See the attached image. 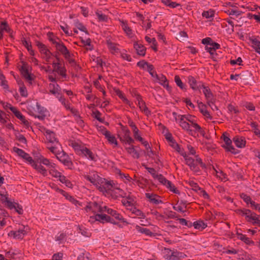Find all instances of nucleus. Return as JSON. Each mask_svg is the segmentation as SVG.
<instances>
[{"mask_svg": "<svg viewBox=\"0 0 260 260\" xmlns=\"http://www.w3.org/2000/svg\"><path fill=\"white\" fill-rule=\"evenodd\" d=\"M215 15V11L212 9H210L208 11H204L202 13V16L206 18H210L213 17Z\"/></svg>", "mask_w": 260, "mask_h": 260, "instance_id": "obj_44", "label": "nucleus"}, {"mask_svg": "<svg viewBox=\"0 0 260 260\" xmlns=\"http://www.w3.org/2000/svg\"><path fill=\"white\" fill-rule=\"evenodd\" d=\"M95 14L98 17L99 21L102 22H107L108 21V16L105 14H102L100 11H97L95 12Z\"/></svg>", "mask_w": 260, "mask_h": 260, "instance_id": "obj_43", "label": "nucleus"}, {"mask_svg": "<svg viewBox=\"0 0 260 260\" xmlns=\"http://www.w3.org/2000/svg\"><path fill=\"white\" fill-rule=\"evenodd\" d=\"M1 28L3 31H5L9 34H11L13 32L12 29L10 27L7 21H3L1 22Z\"/></svg>", "mask_w": 260, "mask_h": 260, "instance_id": "obj_37", "label": "nucleus"}, {"mask_svg": "<svg viewBox=\"0 0 260 260\" xmlns=\"http://www.w3.org/2000/svg\"><path fill=\"white\" fill-rule=\"evenodd\" d=\"M16 139L20 142L22 143L23 144H27V140L25 137L21 134H20L18 132L17 133L15 134Z\"/></svg>", "mask_w": 260, "mask_h": 260, "instance_id": "obj_49", "label": "nucleus"}, {"mask_svg": "<svg viewBox=\"0 0 260 260\" xmlns=\"http://www.w3.org/2000/svg\"><path fill=\"white\" fill-rule=\"evenodd\" d=\"M125 149L128 153L132 154L134 158L138 159L140 157V154L136 150L135 146L134 145H132L128 147H125Z\"/></svg>", "mask_w": 260, "mask_h": 260, "instance_id": "obj_28", "label": "nucleus"}, {"mask_svg": "<svg viewBox=\"0 0 260 260\" xmlns=\"http://www.w3.org/2000/svg\"><path fill=\"white\" fill-rule=\"evenodd\" d=\"M107 213L111 215L113 217H114L115 219L122 221L123 222H125L126 224L128 223L125 220L124 218L116 210H114L112 209H108Z\"/></svg>", "mask_w": 260, "mask_h": 260, "instance_id": "obj_23", "label": "nucleus"}, {"mask_svg": "<svg viewBox=\"0 0 260 260\" xmlns=\"http://www.w3.org/2000/svg\"><path fill=\"white\" fill-rule=\"evenodd\" d=\"M36 46L39 49L40 52L44 55L43 57L45 59L46 61H49V59L51 55H53V53L51 52L47 48V47L45 45L40 42L39 41H36Z\"/></svg>", "mask_w": 260, "mask_h": 260, "instance_id": "obj_2", "label": "nucleus"}, {"mask_svg": "<svg viewBox=\"0 0 260 260\" xmlns=\"http://www.w3.org/2000/svg\"><path fill=\"white\" fill-rule=\"evenodd\" d=\"M11 111L14 113L15 116L22 121L25 126L28 127L29 126V122L25 119V116H23L21 113L18 111L16 108H11Z\"/></svg>", "mask_w": 260, "mask_h": 260, "instance_id": "obj_9", "label": "nucleus"}, {"mask_svg": "<svg viewBox=\"0 0 260 260\" xmlns=\"http://www.w3.org/2000/svg\"><path fill=\"white\" fill-rule=\"evenodd\" d=\"M92 114L94 115V117L101 122H104V118H101V113L98 110L92 111Z\"/></svg>", "mask_w": 260, "mask_h": 260, "instance_id": "obj_54", "label": "nucleus"}, {"mask_svg": "<svg viewBox=\"0 0 260 260\" xmlns=\"http://www.w3.org/2000/svg\"><path fill=\"white\" fill-rule=\"evenodd\" d=\"M198 107L199 108L200 112L207 118L212 119V117L210 115L208 111L207 110V106L204 104L202 102H198Z\"/></svg>", "mask_w": 260, "mask_h": 260, "instance_id": "obj_17", "label": "nucleus"}, {"mask_svg": "<svg viewBox=\"0 0 260 260\" xmlns=\"http://www.w3.org/2000/svg\"><path fill=\"white\" fill-rule=\"evenodd\" d=\"M165 138L170 143V145L176 150L179 149L180 145L176 142L170 133H167L165 135Z\"/></svg>", "mask_w": 260, "mask_h": 260, "instance_id": "obj_16", "label": "nucleus"}, {"mask_svg": "<svg viewBox=\"0 0 260 260\" xmlns=\"http://www.w3.org/2000/svg\"><path fill=\"white\" fill-rule=\"evenodd\" d=\"M193 226L196 229L202 231L207 226V225L203 220H199L193 222Z\"/></svg>", "mask_w": 260, "mask_h": 260, "instance_id": "obj_31", "label": "nucleus"}, {"mask_svg": "<svg viewBox=\"0 0 260 260\" xmlns=\"http://www.w3.org/2000/svg\"><path fill=\"white\" fill-rule=\"evenodd\" d=\"M226 13L228 14H229V15H236L237 16H238L243 13V12L242 11H238V10H235L233 9L229 10L227 11H226Z\"/></svg>", "mask_w": 260, "mask_h": 260, "instance_id": "obj_57", "label": "nucleus"}, {"mask_svg": "<svg viewBox=\"0 0 260 260\" xmlns=\"http://www.w3.org/2000/svg\"><path fill=\"white\" fill-rule=\"evenodd\" d=\"M31 166L34 169H35L38 172L42 174L44 176H46L47 175V170L40 164L39 165H38L37 163H36V161L35 160L31 164Z\"/></svg>", "mask_w": 260, "mask_h": 260, "instance_id": "obj_26", "label": "nucleus"}, {"mask_svg": "<svg viewBox=\"0 0 260 260\" xmlns=\"http://www.w3.org/2000/svg\"><path fill=\"white\" fill-rule=\"evenodd\" d=\"M105 137L110 143L114 144L116 146L118 145L117 141L115 136L111 135L110 132L108 135H106Z\"/></svg>", "mask_w": 260, "mask_h": 260, "instance_id": "obj_51", "label": "nucleus"}, {"mask_svg": "<svg viewBox=\"0 0 260 260\" xmlns=\"http://www.w3.org/2000/svg\"><path fill=\"white\" fill-rule=\"evenodd\" d=\"M156 178L159 182L162 183L163 185L166 186L169 180H167L162 174H159L156 176Z\"/></svg>", "mask_w": 260, "mask_h": 260, "instance_id": "obj_52", "label": "nucleus"}, {"mask_svg": "<svg viewBox=\"0 0 260 260\" xmlns=\"http://www.w3.org/2000/svg\"><path fill=\"white\" fill-rule=\"evenodd\" d=\"M96 205H97V202H88V203H87V205L84 208V209L86 212H88V211H90V210L92 212V208L94 207V206H96Z\"/></svg>", "mask_w": 260, "mask_h": 260, "instance_id": "obj_53", "label": "nucleus"}, {"mask_svg": "<svg viewBox=\"0 0 260 260\" xmlns=\"http://www.w3.org/2000/svg\"><path fill=\"white\" fill-rule=\"evenodd\" d=\"M15 208L14 209L15 210V211L18 213V214L20 215H22L23 213V210L22 209V207L18 203H15Z\"/></svg>", "mask_w": 260, "mask_h": 260, "instance_id": "obj_61", "label": "nucleus"}, {"mask_svg": "<svg viewBox=\"0 0 260 260\" xmlns=\"http://www.w3.org/2000/svg\"><path fill=\"white\" fill-rule=\"evenodd\" d=\"M145 196L146 198L148 199L150 202L152 203L155 205L159 204V203H162V201L161 200H159L156 199V198H158L159 196L156 194L146 193Z\"/></svg>", "mask_w": 260, "mask_h": 260, "instance_id": "obj_21", "label": "nucleus"}, {"mask_svg": "<svg viewBox=\"0 0 260 260\" xmlns=\"http://www.w3.org/2000/svg\"><path fill=\"white\" fill-rule=\"evenodd\" d=\"M147 71L149 73L151 76L154 78H157V74L154 70V67L152 64H148Z\"/></svg>", "mask_w": 260, "mask_h": 260, "instance_id": "obj_50", "label": "nucleus"}, {"mask_svg": "<svg viewBox=\"0 0 260 260\" xmlns=\"http://www.w3.org/2000/svg\"><path fill=\"white\" fill-rule=\"evenodd\" d=\"M127 123L129 126L132 128L134 136H136L138 134H139V130L137 127L135 123L133 122L132 119L130 117H127Z\"/></svg>", "mask_w": 260, "mask_h": 260, "instance_id": "obj_33", "label": "nucleus"}, {"mask_svg": "<svg viewBox=\"0 0 260 260\" xmlns=\"http://www.w3.org/2000/svg\"><path fill=\"white\" fill-rule=\"evenodd\" d=\"M142 166L145 167V168L148 171L149 173H150L152 175V177L154 179H156L157 177L156 176L159 175L156 174V171L154 168H149L147 167V166L143 164L142 165Z\"/></svg>", "mask_w": 260, "mask_h": 260, "instance_id": "obj_55", "label": "nucleus"}, {"mask_svg": "<svg viewBox=\"0 0 260 260\" xmlns=\"http://www.w3.org/2000/svg\"><path fill=\"white\" fill-rule=\"evenodd\" d=\"M45 131L46 134V138L50 143H53L54 142L58 143V141L55 137L56 135L54 132L46 128H45Z\"/></svg>", "mask_w": 260, "mask_h": 260, "instance_id": "obj_22", "label": "nucleus"}, {"mask_svg": "<svg viewBox=\"0 0 260 260\" xmlns=\"http://www.w3.org/2000/svg\"><path fill=\"white\" fill-rule=\"evenodd\" d=\"M136 229L140 233L144 234L147 236H154V234L149 229L141 227L139 225L136 226Z\"/></svg>", "mask_w": 260, "mask_h": 260, "instance_id": "obj_29", "label": "nucleus"}, {"mask_svg": "<svg viewBox=\"0 0 260 260\" xmlns=\"http://www.w3.org/2000/svg\"><path fill=\"white\" fill-rule=\"evenodd\" d=\"M56 97L58 99V100L64 106L67 110L70 109V104L68 102H66V100L63 96L60 95L59 96H56Z\"/></svg>", "mask_w": 260, "mask_h": 260, "instance_id": "obj_47", "label": "nucleus"}, {"mask_svg": "<svg viewBox=\"0 0 260 260\" xmlns=\"http://www.w3.org/2000/svg\"><path fill=\"white\" fill-rule=\"evenodd\" d=\"M36 106L39 115L35 116V117L38 118L40 120H43L46 116L45 113L47 111V110L44 107L41 106L38 103H37Z\"/></svg>", "mask_w": 260, "mask_h": 260, "instance_id": "obj_20", "label": "nucleus"}, {"mask_svg": "<svg viewBox=\"0 0 260 260\" xmlns=\"http://www.w3.org/2000/svg\"><path fill=\"white\" fill-rule=\"evenodd\" d=\"M24 229L25 227L23 226L22 229H19L16 231H12L9 233V236H12L15 238L22 239L23 236L26 234V231Z\"/></svg>", "mask_w": 260, "mask_h": 260, "instance_id": "obj_12", "label": "nucleus"}, {"mask_svg": "<svg viewBox=\"0 0 260 260\" xmlns=\"http://www.w3.org/2000/svg\"><path fill=\"white\" fill-rule=\"evenodd\" d=\"M134 47L137 51L138 55L144 56L146 54V48L143 45L138 44L137 42H135L134 44Z\"/></svg>", "mask_w": 260, "mask_h": 260, "instance_id": "obj_15", "label": "nucleus"}, {"mask_svg": "<svg viewBox=\"0 0 260 260\" xmlns=\"http://www.w3.org/2000/svg\"><path fill=\"white\" fill-rule=\"evenodd\" d=\"M109 215L105 214H95L93 216L90 217V220L89 221L93 222L94 221H99L103 224L107 222V220L109 217Z\"/></svg>", "mask_w": 260, "mask_h": 260, "instance_id": "obj_6", "label": "nucleus"}, {"mask_svg": "<svg viewBox=\"0 0 260 260\" xmlns=\"http://www.w3.org/2000/svg\"><path fill=\"white\" fill-rule=\"evenodd\" d=\"M188 184L194 190H201V188L199 186L198 184L193 181H189Z\"/></svg>", "mask_w": 260, "mask_h": 260, "instance_id": "obj_62", "label": "nucleus"}, {"mask_svg": "<svg viewBox=\"0 0 260 260\" xmlns=\"http://www.w3.org/2000/svg\"><path fill=\"white\" fill-rule=\"evenodd\" d=\"M161 1L165 5L172 8H175L177 6H180V4L177 3L176 2H171L170 0H162Z\"/></svg>", "mask_w": 260, "mask_h": 260, "instance_id": "obj_45", "label": "nucleus"}, {"mask_svg": "<svg viewBox=\"0 0 260 260\" xmlns=\"http://www.w3.org/2000/svg\"><path fill=\"white\" fill-rule=\"evenodd\" d=\"M249 40L252 44V47L254 49L255 52L260 54V41L256 39L249 38Z\"/></svg>", "mask_w": 260, "mask_h": 260, "instance_id": "obj_32", "label": "nucleus"}, {"mask_svg": "<svg viewBox=\"0 0 260 260\" xmlns=\"http://www.w3.org/2000/svg\"><path fill=\"white\" fill-rule=\"evenodd\" d=\"M75 26L80 30L84 32L87 35H89V32L86 27L79 20H77L75 22Z\"/></svg>", "mask_w": 260, "mask_h": 260, "instance_id": "obj_41", "label": "nucleus"}, {"mask_svg": "<svg viewBox=\"0 0 260 260\" xmlns=\"http://www.w3.org/2000/svg\"><path fill=\"white\" fill-rule=\"evenodd\" d=\"M188 38L187 33L184 31H181L176 37V39L180 41H184Z\"/></svg>", "mask_w": 260, "mask_h": 260, "instance_id": "obj_46", "label": "nucleus"}, {"mask_svg": "<svg viewBox=\"0 0 260 260\" xmlns=\"http://www.w3.org/2000/svg\"><path fill=\"white\" fill-rule=\"evenodd\" d=\"M39 163L41 164L42 163L43 164L49 166L50 168H54L55 167V164L54 163H50L49 160L47 158H44L43 156H41V157L39 158Z\"/></svg>", "mask_w": 260, "mask_h": 260, "instance_id": "obj_35", "label": "nucleus"}, {"mask_svg": "<svg viewBox=\"0 0 260 260\" xmlns=\"http://www.w3.org/2000/svg\"><path fill=\"white\" fill-rule=\"evenodd\" d=\"M56 49L59 51L62 55L63 53L67 52L69 50L67 49V47L64 45V44L61 42H57L55 44Z\"/></svg>", "mask_w": 260, "mask_h": 260, "instance_id": "obj_34", "label": "nucleus"}, {"mask_svg": "<svg viewBox=\"0 0 260 260\" xmlns=\"http://www.w3.org/2000/svg\"><path fill=\"white\" fill-rule=\"evenodd\" d=\"M240 77L241 79L245 81H250L252 77V74L249 71H245L239 74Z\"/></svg>", "mask_w": 260, "mask_h": 260, "instance_id": "obj_30", "label": "nucleus"}, {"mask_svg": "<svg viewBox=\"0 0 260 260\" xmlns=\"http://www.w3.org/2000/svg\"><path fill=\"white\" fill-rule=\"evenodd\" d=\"M98 212L101 213H103V210L102 208V206L97 203L96 206H94V207L92 208V213L94 214V215Z\"/></svg>", "mask_w": 260, "mask_h": 260, "instance_id": "obj_58", "label": "nucleus"}, {"mask_svg": "<svg viewBox=\"0 0 260 260\" xmlns=\"http://www.w3.org/2000/svg\"><path fill=\"white\" fill-rule=\"evenodd\" d=\"M57 158L65 166L70 167L73 165V164L70 160L69 156L67 155L63 151L61 153V154L59 155V156H57Z\"/></svg>", "mask_w": 260, "mask_h": 260, "instance_id": "obj_10", "label": "nucleus"}, {"mask_svg": "<svg viewBox=\"0 0 260 260\" xmlns=\"http://www.w3.org/2000/svg\"><path fill=\"white\" fill-rule=\"evenodd\" d=\"M227 135H228V134L225 132L221 136V138L225 144V145H222V147L225 148L228 151H230L233 154H235L238 153V150H236L232 145V141Z\"/></svg>", "mask_w": 260, "mask_h": 260, "instance_id": "obj_1", "label": "nucleus"}, {"mask_svg": "<svg viewBox=\"0 0 260 260\" xmlns=\"http://www.w3.org/2000/svg\"><path fill=\"white\" fill-rule=\"evenodd\" d=\"M174 80L178 86H179L182 90L185 91L186 90V86L183 83L178 75H176L175 76Z\"/></svg>", "mask_w": 260, "mask_h": 260, "instance_id": "obj_39", "label": "nucleus"}, {"mask_svg": "<svg viewBox=\"0 0 260 260\" xmlns=\"http://www.w3.org/2000/svg\"><path fill=\"white\" fill-rule=\"evenodd\" d=\"M166 186L167 187V188L169 189L170 191H172L174 193L179 194L180 193V191L177 189L175 186L172 184L170 181L168 182Z\"/></svg>", "mask_w": 260, "mask_h": 260, "instance_id": "obj_42", "label": "nucleus"}, {"mask_svg": "<svg viewBox=\"0 0 260 260\" xmlns=\"http://www.w3.org/2000/svg\"><path fill=\"white\" fill-rule=\"evenodd\" d=\"M5 198V200H3V203H5V205L10 210L14 209L15 208V202H12L10 201L8 198V197L6 196H4Z\"/></svg>", "mask_w": 260, "mask_h": 260, "instance_id": "obj_36", "label": "nucleus"}, {"mask_svg": "<svg viewBox=\"0 0 260 260\" xmlns=\"http://www.w3.org/2000/svg\"><path fill=\"white\" fill-rule=\"evenodd\" d=\"M19 92L22 96L26 97L28 95L26 88L25 85L23 86L20 87Z\"/></svg>", "mask_w": 260, "mask_h": 260, "instance_id": "obj_60", "label": "nucleus"}, {"mask_svg": "<svg viewBox=\"0 0 260 260\" xmlns=\"http://www.w3.org/2000/svg\"><path fill=\"white\" fill-rule=\"evenodd\" d=\"M188 81L190 88L193 90H200V89L202 88V86H204V83L202 82H198L196 79L191 76L188 77Z\"/></svg>", "mask_w": 260, "mask_h": 260, "instance_id": "obj_4", "label": "nucleus"}, {"mask_svg": "<svg viewBox=\"0 0 260 260\" xmlns=\"http://www.w3.org/2000/svg\"><path fill=\"white\" fill-rule=\"evenodd\" d=\"M186 164L188 166L190 170L195 173H198L200 171L199 168L197 166L195 160L190 157L186 158Z\"/></svg>", "mask_w": 260, "mask_h": 260, "instance_id": "obj_11", "label": "nucleus"}, {"mask_svg": "<svg viewBox=\"0 0 260 260\" xmlns=\"http://www.w3.org/2000/svg\"><path fill=\"white\" fill-rule=\"evenodd\" d=\"M186 255L183 253L178 251H173L171 255L166 254V258L169 260L178 259L180 258H184Z\"/></svg>", "mask_w": 260, "mask_h": 260, "instance_id": "obj_13", "label": "nucleus"}, {"mask_svg": "<svg viewBox=\"0 0 260 260\" xmlns=\"http://www.w3.org/2000/svg\"><path fill=\"white\" fill-rule=\"evenodd\" d=\"M21 63L22 64V66H21L19 70L22 76L28 81H31L34 80V78L32 77L33 75H32L30 73H29L28 70V63L24 61H21Z\"/></svg>", "mask_w": 260, "mask_h": 260, "instance_id": "obj_3", "label": "nucleus"}, {"mask_svg": "<svg viewBox=\"0 0 260 260\" xmlns=\"http://www.w3.org/2000/svg\"><path fill=\"white\" fill-rule=\"evenodd\" d=\"M228 109L231 112H234V113H238L239 112L237 107L233 106L232 104H229L228 106Z\"/></svg>", "mask_w": 260, "mask_h": 260, "instance_id": "obj_64", "label": "nucleus"}, {"mask_svg": "<svg viewBox=\"0 0 260 260\" xmlns=\"http://www.w3.org/2000/svg\"><path fill=\"white\" fill-rule=\"evenodd\" d=\"M91 40L90 38H88L86 40H82V43L85 46H91V48H89L88 49L89 50H92L93 49V46L91 44Z\"/></svg>", "mask_w": 260, "mask_h": 260, "instance_id": "obj_59", "label": "nucleus"}, {"mask_svg": "<svg viewBox=\"0 0 260 260\" xmlns=\"http://www.w3.org/2000/svg\"><path fill=\"white\" fill-rule=\"evenodd\" d=\"M240 197L247 204H250V202L252 201L250 196H247L245 193H242L240 194Z\"/></svg>", "mask_w": 260, "mask_h": 260, "instance_id": "obj_56", "label": "nucleus"}, {"mask_svg": "<svg viewBox=\"0 0 260 260\" xmlns=\"http://www.w3.org/2000/svg\"><path fill=\"white\" fill-rule=\"evenodd\" d=\"M70 145L74 149L76 153L80 155H81L82 152V148H84L85 147L84 146L80 145L75 141H71Z\"/></svg>", "mask_w": 260, "mask_h": 260, "instance_id": "obj_24", "label": "nucleus"}, {"mask_svg": "<svg viewBox=\"0 0 260 260\" xmlns=\"http://www.w3.org/2000/svg\"><path fill=\"white\" fill-rule=\"evenodd\" d=\"M202 88H203V92L205 95L206 99L207 101V103L210 106H211L210 103L213 105L212 100H213L214 95L212 93L211 89L209 88L208 86H206L204 84V86H202Z\"/></svg>", "mask_w": 260, "mask_h": 260, "instance_id": "obj_8", "label": "nucleus"}, {"mask_svg": "<svg viewBox=\"0 0 260 260\" xmlns=\"http://www.w3.org/2000/svg\"><path fill=\"white\" fill-rule=\"evenodd\" d=\"M179 125L183 129L187 131L189 135H192V131L190 129V124L181 117L179 121Z\"/></svg>", "mask_w": 260, "mask_h": 260, "instance_id": "obj_27", "label": "nucleus"}, {"mask_svg": "<svg viewBox=\"0 0 260 260\" xmlns=\"http://www.w3.org/2000/svg\"><path fill=\"white\" fill-rule=\"evenodd\" d=\"M53 71L57 72L60 76H61L63 77H66L67 76V70L64 67H61L60 66H57L56 69H54Z\"/></svg>", "mask_w": 260, "mask_h": 260, "instance_id": "obj_40", "label": "nucleus"}, {"mask_svg": "<svg viewBox=\"0 0 260 260\" xmlns=\"http://www.w3.org/2000/svg\"><path fill=\"white\" fill-rule=\"evenodd\" d=\"M81 155H83L87 158L90 159L93 161H96V157L97 156H95V155L92 153V152L89 149L87 148L86 147L84 148H82V152L81 153Z\"/></svg>", "mask_w": 260, "mask_h": 260, "instance_id": "obj_19", "label": "nucleus"}, {"mask_svg": "<svg viewBox=\"0 0 260 260\" xmlns=\"http://www.w3.org/2000/svg\"><path fill=\"white\" fill-rule=\"evenodd\" d=\"M121 26L122 27L124 31L126 33V34L131 37V35L132 34V29L127 25L126 22L122 21L121 22Z\"/></svg>", "mask_w": 260, "mask_h": 260, "instance_id": "obj_38", "label": "nucleus"}, {"mask_svg": "<svg viewBox=\"0 0 260 260\" xmlns=\"http://www.w3.org/2000/svg\"><path fill=\"white\" fill-rule=\"evenodd\" d=\"M49 173L53 177L55 178H58L60 174H61V173L57 171L54 168L51 169L49 171Z\"/></svg>", "mask_w": 260, "mask_h": 260, "instance_id": "obj_63", "label": "nucleus"}, {"mask_svg": "<svg viewBox=\"0 0 260 260\" xmlns=\"http://www.w3.org/2000/svg\"><path fill=\"white\" fill-rule=\"evenodd\" d=\"M58 190L61 194H62L64 197H66L67 199L69 200L73 204H75L76 206L78 205L80 206H82L81 203H80L78 201L75 199L73 197L69 194L67 192L61 189H59Z\"/></svg>", "mask_w": 260, "mask_h": 260, "instance_id": "obj_18", "label": "nucleus"}, {"mask_svg": "<svg viewBox=\"0 0 260 260\" xmlns=\"http://www.w3.org/2000/svg\"><path fill=\"white\" fill-rule=\"evenodd\" d=\"M233 140L236 146L238 148H243L245 146L246 140L243 137L236 136L233 138Z\"/></svg>", "mask_w": 260, "mask_h": 260, "instance_id": "obj_14", "label": "nucleus"}, {"mask_svg": "<svg viewBox=\"0 0 260 260\" xmlns=\"http://www.w3.org/2000/svg\"><path fill=\"white\" fill-rule=\"evenodd\" d=\"M156 79L161 85L169 90L170 87L169 86L168 81L165 76L162 74H161L160 76L157 75V78H156Z\"/></svg>", "mask_w": 260, "mask_h": 260, "instance_id": "obj_25", "label": "nucleus"}, {"mask_svg": "<svg viewBox=\"0 0 260 260\" xmlns=\"http://www.w3.org/2000/svg\"><path fill=\"white\" fill-rule=\"evenodd\" d=\"M107 44L108 48L116 52H117L119 49L116 47L117 44L112 42L110 40L107 41Z\"/></svg>", "mask_w": 260, "mask_h": 260, "instance_id": "obj_48", "label": "nucleus"}, {"mask_svg": "<svg viewBox=\"0 0 260 260\" xmlns=\"http://www.w3.org/2000/svg\"><path fill=\"white\" fill-rule=\"evenodd\" d=\"M137 100L138 102V105L140 109L144 114L148 116L151 114V111L147 107L145 102L143 100L142 96L140 94H137Z\"/></svg>", "mask_w": 260, "mask_h": 260, "instance_id": "obj_7", "label": "nucleus"}, {"mask_svg": "<svg viewBox=\"0 0 260 260\" xmlns=\"http://www.w3.org/2000/svg\"><path fill=\"white\" fill-rule=\"evenodd\" d=\"M13 150L19 156L23 158L24 159L28 161L30 164H32L35 160H34L29 154L26 153L24 150L21 149L14 147Z\"/></svg>", "mask_w": 260, "mask_h": 260, "instance_id": "obj_5", "label": "nucleus"}]
</instances>
